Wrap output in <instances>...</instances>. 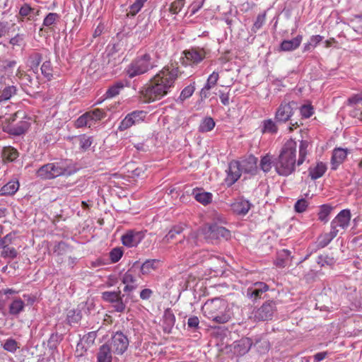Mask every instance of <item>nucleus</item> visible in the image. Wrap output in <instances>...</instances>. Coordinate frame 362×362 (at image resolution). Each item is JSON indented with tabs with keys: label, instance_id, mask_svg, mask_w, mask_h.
<instances>
[{
	"label": "nucleus",
	"instance_id": "obj_19",
	"mask_svg": "<svg viewBox=\"0 0 362 362\" xmlns=\"http://www.w3.org/2000/svg\"><path fill=\"white\" fill-rule=\"evenodd\" d=\"M250 203L245 199H239L231 204V209L238 215H245L250 210Z\"/></svg>",
	"mask_w": 362,
	"mask_h": 362
},
{
	"label": "nucleus",
	"instance_id": "obj_63",
	"mask_svg": "<svg viewBox=\"0 0 362 362\" xmlns=\"http://www.w3.org/2000/svg\"><path fill=\"white\" fill-rule=\"evenodd\" d=\"M301 115L305 118H309L313 114V108L311 105H304L300 109Z\"/></svg>",
	"mask_w": 362,
	"mask_h": 362
},
{
	"label": "nucleus",
	"instance_id": "obj_29",
	"mask_svg": "<svg viewBox=\"0 0 362 362\" xmlns=\"http://www.w3.org/2000/svg\"><path fill=\"white\" fill-rule=\"evenodd\" d=\"M175 322V317L174 314L170 310H166L163 315L164 330L170 332L174 326Z\"/></svg>",
	"mask_w": 362,
	"mask_h": 362
},
{
	"label": "nucleus",
	"instance_id": "obj_10",
	"mask_svg": "<svg viewBox=\"0 0 362 362\" xmlns=\"http://www.w3.org/2000/svg\"><path fill=\"white\" fill-rule=\"evenodd\" d=\"M351 219V212L349 209L341 211L331 222V230L337 234L342 233L348 226Z\"/></svg>",
	"mask_w": 362,
	"mask_h": 362
},
{
	"label": "nucleus",
	"instance_id": "obj_22",
	"mask_svg": "<svg viewBox=\"0 0 362 362\" xmlns=\"http://www.w3.org/2000/svg\"><path fill=\"white\" fill-rule=\"evenodd\" d=\"M302 41V36L298 35L292 40H284L280 45V50L288 52L296 49L299 47Z\"/></svg>",
	"mask_w": 362,
	"mask_h": 362
},
{
	"label": "nucleus",
	"instance_id": "obj_9",
	"mask_svg": "<svg viewBox=\"0 0 362 362\" xmlns=\"http://www.w3.org/2000/svg\"><path fill=\"white\" fill-rule=\"evenodd\" d=\"M276 310V303L274 300H267L254 312L255 320L266 321L272 320Z\"/></svg>",
	"mask_w": 362,
	"mask_h": 362
},
{
	"label": "nucleus",
	"instance_id": "obj_28",
	"mask_svg": "<svg viewBox=\"0 0 362 362\" xmlns=\"http://www.w3.org/2000/svg\"><path fill=\"white\" fill-rule=\"evenodd\" d=\"M19 188L18 181H10L0 189L1 196H8L14 194Z\"/></svg>",
	"mask_w": 362,
	"mask_h": 362
},
{
	"label": "nucleus",
	"instance_id": "obj_54",
	"mask_svg": "<svg viewBox=\"0 0 362 362\" xmlns=\"http://www.w3.org/2000/svg\"><path fill=\"white\" fill-rule=\"evenodd\" d=\"M61 340V335L57 333L52 334L48 340V346L51 349H55Z\"/></svg>",
	"mask_w": 362,
	"mask_h": 362
},
{
	"label": "nucleus",
	"instance_id": "obj_50",
	"mask_svg": "<svg viewBox=\"0 0 362 362\" xmlns=\"http://www.w3.org/2000/svg\"><path fill=\"white\" fill-rule=\"evenodd\" d=\"M41 71L42 74L47 78V80L49 81L52 79V66L49 61H46L42 64L41 66Z\"/></svg>",
	"mask_w": 362,
	"mask_h": 362
},
{
	"label": "nucleus",
	"instance_id": "obj_45",
	"mask_svg": "<svg viewBox=\"0 0 362 362\" xmlns=\"http://www.w3.org/2000/svg\"><path fill=\"white\" fill-rule=\"evenodd\" d=\"M347 104L349 106L352 107V110H350V115L354 118H357L359 120L362 119V107H357V105L354 103H349L347 101Z\"/></svg>",
	"mask_w": 362,
	"mask_h": 362
},
{
	"label": "nucleus",
	"instance_id": "obj_14",
	"mask_svg": "<svg viewBox=\"0 0 362 362\" xmlns=\"http://www.w3.org/2000/svg\"><path fill=\"white\" fill-rule=\"evenodd\" d=\"M183 54L190 64H197L206 57V51L204 48L195 47L185 50Z\"/></svg>",
	"mask_w": 362,
	"mask_h": 362
},
{
	"label": "nucleus",
	"instance_id": "obj_39",
	"mask_svg": "<svg viewBox=\"0 0 362 362\" xmlns=\"http://www.w3.org/2000/svg\"><path fill=\"white\" fill-rule=\"evenodd\" d=\"M92 124H93L90 119V114H88L87 112L80 116L75 122V126L77 128H81L86 126L90 127Z\"/></svg>",
	"mask_w": 362,
	"mask_h": 362
},
{
	"label": "nucleus",
	"instance_id": "obj_61",
	"mask_svg": "<svg viewBox=\"0 0 362 362\" xmlns=\"http://www.w3.org/2000/svg\"><path fill=\"white\" fill-rule=\"evenodd\" d=\"M308 202L304 199H301L297 201V202L295 204V210L298 213L304 212L307 207H308Z\"/></svg>",
	"mask_w": 362,
	"mask_h": 362
},
{
	"label": "nucleus",
	"instance_id": "obj_53",
	"mask_svg": "<svg viewBox=\"0 0 362 362\" xmlns=\"http://www.w3.org/2000/svg\"><path fill=\"white\" fill-rule=\"evenodd\" d=\"M3 348L7 351L15 352L18 348V343L13 339H8L5 341Z\"/></svg>",
	"mask_w": 362,
	"mask_h": 362
},
{
	"label": "nucleus",
	"instance_id": "obj_57",
	"mask_svg": "<svg viewBox=\"0 0 362 362\" xmlns=\"http://www.w3.org/2000/svg\"><path fill=\"white\" fill-rule=\"evenodd\" d=\"M33 11V8H31L29 4H23L19 11L21 17H28V20H31V13Z\"/></svg>",
	"mask_w": 362,
	"mask_h": 362
},
{
	"label": "nucleus",
	"instance_id": "obj_17",
	"mask_svg": "<svg viewBox=\"0 0 362 362\" xmlns=\"http://www.w3.org/2000/svg\"><path fill=\"white\" fill-rule=\"evenodd\" d=\"M241 172H243V170L241 169L240 163L237 160H232L228 165L226 178L228 185H233L240 177Z\"/></svg>",
	"mask_w": 362,
	"mask_h": 362
},
{
	"label": "nucleus",
	"instance_id": "obj_11",
	"mask_svg": "<svg viewBox=\"0 0 362 362\" xmlns=\"http://www.w3.org/2000/svg\"><path fill=\"white\" fill-rule=\"evenodd\" d=\"M102 298L106 302L113 304V308L118 313L125 310L126 305L121 296V291H105L102 293Z\"/></svg>",
	"mask_w": 362,
	"mask_h": 362
},
{
	"label": "nucleus",
	"instance_id": "obj_55",
	"mask_svg": "<svg viewBox=\"0 0 362 362\" xmlns=\"http://www.w3.org/2000/svg\"><path fill=\"white\" fill-rule=\"evenodd\" d=\"M123 252L121 248L115 247L110 252V257L112 262H117L122 257Z\"/></svg>",
	"mask_w": 362,
	"mask_h": 362
},
{
	"label": "nucleus",
	"instance_id": "obj_56",
	"mask_svg": "<svg viewBox=\"0 0 362 362\" xmlns=\"http://www.w3.org/2000/svg\"><path fill=\"white\" fill-rule=\"evenodd\" d=\"M42 60V57L40 54L34 52L29 57V62L30 64V66L34 69L37 68L40 64Z\"/></svg>",
	"mask_w": 362,
	"mask_h": 362
},
{
	"label": "nucleus",
	"instance_id": "obj_59",
	"mask_svg": "<svg viewBox=\"0 0 362 362\" xmlns=\"http://www.w3.org/2000/svg\"><path fill=\"white\" fill-rule=\"evenodd\" d=\"M265 13L259 14L257 16L256 21H255L253 26L252 28V31L256 33L257 30H259L264 23L265 21Z\"/></svg>",
	"mask_w": 362,
	"mask_h": 362
},
{
	"label": "nucleus",
	"instance_id": "obj_27",
	"mask_svg": "<svg viewBox=\"0 0 362 362\" xmlns=\"http://www.w3.org/2000/svg\"><path fill=\"white\" fill-rule=\"evenodd\" d=\"M326 170V165L322 162H319L314 168L310 167L309 168V175L312 180H315L321 177L325 173Z\"/></svg>",
	"mask_w": 362,
	"mask_h": 362
},
{
	"label": "nucleus",
	"instance_id": "obj_44",
	"mask_svg": "<svg viewBox=\"0 0 362 362\" xmlns=\"http://www.w3.org/2000/svg\"><path fill=\"white\" fill-rule=\"evenodd\" d=\"M317 262L321 267L325 265L332 266L335 264L336 259L333 257H330L327 255H321L318 256Z\"/></svg>",
	"mask_w": 362,
	"mask_h": 362
},
{
	"label": "nucleus",
	"instance_id": "obj_5",
	"mask_svg": "<svg viewBox=\"0 0 362 362\" xmlns=\"http://www.w3.org/2000/svg\"><path fill=\"white\" fill-rule=\"evenodd\" d=\"M66 170V167L62 163H50L40 167L37 175L44 180H51L64 175Z\"/></svg>",
	"mask_w": 362,
	"mask_h": 362
},
{
	"label": "nucleus",
	"instance_id": "obj_20",
	"mask_svg": "<svg viewBox=\"0 0 362 362\" xmlns=\"http://www.w3.org/2000/svg\"><path fill=\"white\" fill-rule=\"evenodd\" d=\"M112 349L108 344L102 345L97 354L98 362H112Z\"/></svg>",
	"mask_w": 362,
	"mask_h": 362
},
{
	"label": "nucleus",
	"instance_id": "obj_6",
	"mask_svg": "<svg viewBox=\"0 0 362 362\" xmlns=\"http://www.w3.org/2000/svg\"><path fill=\"white\" fill-rule=\"evenodd\" d=\"M298 108V104L294 101H283L276 110L274 119L279 124L286 123L291 119Z\"/></svg>",
	"mask_w": 362,
	"mask_h": 362
},
{
	"label": "nucleus",
	"instance_id": "obj_46",
	"mask_svg": "<svg viewBox=\"0 0 362 362\" xmlns=\"http://www.w3.org/2000/svg\"><path fill=\"white\" fill-rule=\"evenodd\" d=\"M17 250L13 247H11L10 245L4 247L1 252V257L3 258L14 259L17 257Z\"/></svg>",
	"mask_w": 362,
	"mask_h": 362
},
{
	"label": "nucleus",
	"instance_id": "obj_7",
	"mask_svg": "<svg viewBox=\"0 0 362 362\" xmlns=\"http://www.w3.org/2000/svg\"><path fill=\"white\" fill-rule=\"evenodd\" d=\"M204 238L206 240L214 243V241H221L222 240H228L230 238V232L226 228L220 226L216 223L209 226L204 230Z\"/></svg>",
	"mask_w": 362,
	"mask_h": 362
},
{
	"label": "nucleus",
	"instance_id": "obj_62",
	"mask_svg": "<svg viewBox=\"0 0 362 362\" xmlns=\"http://www.w3.org/2000/svg\"><path fill=\"white\" fill-rule=\"evenodd\" d=\"M69 249V245L63 241L59 242L54 246V252H57L59 255H64Z\"/></svg>",
	"mask_w": 362,
	"mask_h": 362
},
{
	"label": "nucleus",
	"instance_id": "obj_47",
	"mask_svg": "<svg viewBox=\"0 0 362 362\" xmlns=\"http://www.w3.org/2000/svg\"><path fill=\"white\" fill-rule=\"evenodd\" d=\"M332 211V207L329 205L324 204L321 206L320 211L318 212V218L321 221L327 222L328 221V216Z\"/></svg>",
	"mask_w": 362,
	"mask_h": 362
},
{
	"label": "nucleus",
	"instance_id": "obj_12",
	"mask_svg": "<svg viewBox=\"0 0 362 362\" xmlns=\"http://www.w3.org/2000/svg\"><path fill=\"white\" fill-rule=\"evenodd\" d=\"M139 267V263L135 262L132 267L123 275L122 281L126 285L124 288V292L132 291L138 287L135 274Z\"/></svg>",
	"mask_w": 362,
	"mask_h": 362
},
{
	"label": "nucleus",
	"instance_id": "obj_16",
	"mask_svg": "<svg viewBox=\"0 0 362 362\" xmlns=\"http://www.w3.org/2000/svg\"><path fill=\"white\" fill-rule=\"evenodd\" d=\"M269 290V286L264 282L257 281L247 289V298L256 301L262 298V294Z\"/></svg>",
	"mask_w": 362,
	"mask_h": 362
},
{
	"label": "nucleus",
	"instance_id": "obj_15",
	"mask_svg": "<svg viewBox=\"0 0 362 362\" xmlns=\"http://www.w3.org/2000/svg\"><path fill=\"white\" fill-rule=\"evenodd\" d=\"M144 238L143 231L129 230L122 236V244L129 247H136Z\"/></svg>",
	"mask_w": 362,
	"mask_h": 362
},
{
	"label": "nucleus",
	"instance_id": "obj_21",
	"mask_svg": "<svg viewBox=\"0 0 362 362\" xmlns=\"http://www.w3.org/2000/svg\"><path fill=\"white\" fill-rule=\"evenodd\" d=\"M257 158L253 156H250L246 159L240 162L241 169L245 173L254 174L257 170Z\"/></svg>",
	"mask_w": 362,
	"mask_h": 362
},
{
	"label": "nucleus",
	"instance_id": "obj_31",
	"mask_svg": "<svg viewBox=\"0 0 362 362\" xmlns=\"http://www.w3.org/2000/svg\"><path fill=\"white\" fill-rule=\"evenodd\" d=\"M24 302L21 298H16L9 305V313L12 315H18L24 309Z\"/></svg>",
	"mask_w": 362,
	"mask_h": 362
},
{
	"label": "nucleus",
	"instance_id": "obj_51",
	"mask_svg": "<svg viewBox=\"0 0 362 362\" xmlns=\"http://www.w3.org/2000/svg\"><path fill=\"white\" fill-rule=\"evenodd\" d=\"M254 346L262 353H264L269 350V344L268 341L265 339H257L254 344Z\"/></svg>",
	"mask_w": 362,
	"mask_h": 362
},
{
	"label": "nucleus",
	"instance_id": "obj_58",
	"mask_svg": "<svg viewBox=\"0 0 362 362\" xmlns=\"http://www.w3.org/2000/svg\"><path fill=\"white\" fill-rule=\"evenodd\" d=\"M239 343V346L243 347V354L247 353L255 344L250 338L242 339Z\"/></svg>",
	"mask_w": 362,
	"mask_h": 362
},
{
	"label": "nucleus",
	"instance_id": "obj_41",
	"mask_svg": "<svg viewBox=\"0 0 362 362\" xmlns=\"http://www.w3.org/2000/svg\"><path fill=\"white\" fill-rule=\"evenodd\" d=\"M77 139L79 140L80 148L83 151H87L93 143L92 138L85 134L78 136Z\"/></svg>",
	"mask_w": 362,
	"mask_h": 362
},
{
	"label": "nucleus",
	"instance_id": "obj_23",
	"mask_svg": "<svg viewBox=\"0 0 362 362\" xmlns=\"http://www.w3.org/2000/svg\"><path fill=\"white\" fill-rule=\"evenodd\" d=\"M29 123L26 121H21L15 125L8 128V133L14 136H21L25 133L29 128Z\"/></svg>",
	"mask_w": 362,
	"mask_h": 362
},
{
	"label": "nucleus",
	"instance_id": "obj_13",
	"mask_svg": "<svg viewBox=\"0 0 362 362\" xmlns=\"http://www.w3.org/2000/svg\"><path fill=\"white\" fill-rule=\"evenodd\" d=\"M146 116V112L144 111H134L129 114H128L123 120L120 122V124L118 127L119 131H124L132 126L139 123L140 122L144 120V118Z\"/></svg>",
	"mask_w": 362,
	"mask_h": 362
},
{
	"label": "nucleus",
	"instance_id": "obj_40",
	"mask_svg": "<svg viewBox=\"0 0 362 362\" xmlns=\"http://www.w3.org/2000/svg\"><path fill=\"white\" fill-rule=\"evenodd\" d=\"M274 160H272V156L269 155L264 156L260 161V166L262 170L265 173L269 172L272 167L274 166Z\"/></svg>",
	"mask_w": 362,
	"mask_h": 362
},
{
	"label": "nucleus",
	"instance_id": "obj_3",
	"mask_svg": "<svg viewBox=\"0 0 362 362\" xmlns=\"http://www.w3.org/2000/svg\"><path fill=\"white\" fill-rule=\"evenodd\" d=\"M226 302L220 298L207 300L202 307V312L208 319L218 324H224L230 319V313L226 310Z\"/></svg>",
	"mask_w": 362,
	"mask_h": 362
},
{
	"label": "nucleus",
	"instance_id": "obj_64",
	"mask_svg": "<svg viewBox=\"0 0 362 362\" xmlns=\"http://www.w3.org/2000/svg\"><path fill=\"white\" fill-rule=\"evenodd\" d=\"M95 337V332H91L84 335L81 340L83 341L85 344H86L88 346H90V345L94 342Z\"/></svg>",
	"mask_w": 362,
	"mask_h": 362
},
{
	"label": "nucleus",
	"instance_id": "obj_52",
	"mask_svg": "<svg viewBox=\"0 0 362 362\" xmlns=\"http://www.w3.org/2000/svg\"><path fill=\"white\" fill-rule=\"evenodd\" d=\"M90 114V119L93 123L94 121L100 120L105 116V113L100 109H95L93 111H90L87 112Z\"/></svg>",
	"mask_w": 362,
	"mask_h": 362
},
{
	"label": "nucleus",
	"instance_id": "obj_43",
	"mask_svg": "<svg viewBox=\"0 0 362 362\" xmlns=\"http://www.w3.org/2000/svg\"><path fill=\"white\" fill-rule=\"evenodd\" d=\"M82 317L81 312L80 310H71L67 314V320L70 325L78 323Z\"/></svg>",
	"mask_w": 362,
	"mask_h": 362
},
{
	"label": "nucleus",
	"instance_id": "obj_42",
	"mask_svg": "<svg viewBox=\"0 0 362 362\" xmlns=\"http://www.w3.org/2000/svg\"><path fill=\"white\" fill-rule=\"evenodd\" d=\"M195 90L194 83L186 86L181 92L177 101L183 102L185 100L189 98L192 95Z\"/></svg>",
	"mask_w": 362,
	"mask_h": 362
},
{
	"label": "nucleus",
	"instance_id": "obj_8",
	"mask_svg": "<svg viewBox=\"0 0 362 362\" xmlns=\"http://www.w3.org/2000/svg\"><path fill=\"white\" fill-rule=\"evenodd\" d=\"M129 341L127 335L122 332H116L111 337L109 346L114 354H123L129 346Z\"/></svg>",
	"mask_w": 362,
	"mask_h": 362
},
{
	"label": "nucleus",
	"instance_id": "obj_35",
	"mask_svg": "<svg viewBox=\"0 0 362 362\" xmlns=\"http://www.w3.org/2000/svg\"><path fill=\"white\" fill-rule=\"evenodd\" d=\"M199 245L198 233L196 231H192L187 238L186 249L193 250Z\"/></svg>",
	"mask_w": 362,
	"mask_h": 362
},
{
	"label": "nucleus",
	"instance_id": "obj_18",
	"mask_svg": "<svg viewBox=\"0 0 362 362\" xmlns=\"http://www.w3.org/2000/svg\"><path fill=\"white\" fill-rule=\"evenodd\" d=\"M185 230V225L178 224L173 226L168 233L163 238L160 243L166 245L176 238L177 235L181 234Z\"/></svg>",
	"mask_w": 362,
	"mask_h": 362
},
{
	"label": "nucleus",
	"instance_id": "obj_33",
	"mask_svg": "<svg viewBox=\"0 0 362 362\" xmlns=\"http://www.w3.org/2000/svg\"><path fill=\"white\" fill-rule=\"evenodd\" d=\"M4 159L8 161L15 160L18 156L17 150L11 146L4 147L2 151Z\"/></svg>",
	"mask_w": 362,
	"mask_h": 362
},
{
	"label": "nucleus",
	"instance_id": "obj_1",
	"mask_svg": "<svg viewBox=\"0 0 362 362\" xmlns=\"http://www.w3.org/2000/svg\"><path fill=\"white\" fill-rule=\"evenodd\" d=\"M180 71L178 67H164L141 90V95L146 103L160 100L166 95L174 85Z\"/></svg>",
	"mask_w": 362,
	"mask_h": 362
},
{
	"label": "nucleus",
	"instance_id": "obj_4",
	"mask_svg": "<svg viewBox=\"0 0 362 362\" xmlns=\"http://www.w3.org/2000/svg\"><path fill=\"white\" fill-rule=\"evenodd\" d=\"M156 65L150 53L137 57L127 69V74L131 78L144 74Z\"/></svg>",
	"mask_w": 362,
	"mask_h": 362
},
{
	"label": "nucleus",
	"instance_id": "obj_32",
	"mask_svg": "<svg viewBox=\"0 0 362 362\" xmlns=\"http://www.w3.org/2000/svg\"><path fill=\"white\" fill-rule=\"evenodd\" d=\"M278 122L272 119H268L264 121H263V128H262V132L263 133H270V134H275L278 131V127H277Z\"/></svg>",
	"mask_w": 362,
	"mask_h": 362
},
{
	"label": "nucleus",
	"instance_id": "obj_2",
	"mask_svg": "<svg viewBox=\"0 0 362 362\" xmlns=\"http://www.w3.org/2000/svg\"><path fill=\"white\" fill-rule=\"evenodd\" d=\"M296 143L293 140L287 141L280 153L274 159V167L281 176H288L295 171L296 163Z\"/></svg>",
	"mask_w": 362,
	"mask_h": 362
},
{
	"label": "nucleus",
	"instance_id": "obj_38",
	"mask_svg": "<svg viewBox=\"0 0 362 362\" xmlns=\"http://www.w3.org/2000/svg\"><path fill=\"white\" fill-rule=\"evenodd\" d=\"M123 88L124 84L122 82L116 83L107 89L105 93L106 98H110L117 95Z\"/></svg>",
	"mask_w": 362,
	"mask_h": 362
},
{
	"label": "nucleus",
	"instance_id": "obj_34",
	"mask_svg": "<svg viewBox=\"0 0 362 362\" xmlns=\"http://www.w3.org/2000/svg\"><path fill=\"white\" fill-rule=\"evenodd\" d=\"M17 89L16 86H11L6 87L0 94V102H4L8 100L12 95L16 94Z\"/></svg>",
	"mask_w": 362,
	"mask_h": 362
},
{
	"label": "nucleus",
	"instance_id": "obj_25",
	"mask_svg": "<svg viewBox=\"0 0 362 362\" xmlns=\"http://www.w3.org/2000/svg\"><path fill=\"white\" fill-rule=\"evenodd\" d=\"M192 194L194 196V199L203 205L209 204L212 200V194L210 192H200L198 189H193Z\"/></svg>",
	"mask_w": 362,
	"mask_h": 362
},
{
	"label": "nucleus",
	"instance_id": "obj_30",
	"mask_svg": "<svg viewBox=\"0 0 362 362\" xmlns=\"http://www.w3.org/2000/svg\"><path fill=\"white\" fill-rule=\"evenodd\" d=\"M310 143L305 140H301L299 146V157L297 160V165H300L305 160V157L308 153V147Z\"/></svg>",
	"mask_w": 362,
	"mask_h": 362
},
{
	"label": "nucleus",
	"instance_id": "obj_26",
	"mask_svg": "<svg viewBox=\"0 0 362 362\" xmlns=\"http://www.w3.org/2000/svg\"><path fill=\"white\" fill-rule=\"evenodd\" d=\"M158 264L159 260L158 259H147L141 265L139 264V269H140L142 274L146 275L156 270L158 268Z\"/></svg>",
	"mask_w": 362,
	"mask_h": 362
},
{
	"label": "nucleus",
	"instance_id": "obj_60",
	"mask_svg": "<svg viewBox=\"0 0 362 362\" xmlns=\"http://www.w3.org/2000/svg\"><path fill=\"white\" fill-rule=\"evenodd\" d=\"M147 0H136V1L130 6V13L132 15H136L142 8L144 4Z\"/></svg>",
	"mask_w": 362,
	"mask_h": 362
},
{
	"label": "nucleus",
	"instance_id": "obj_36",
	"mask_svg": "<svg viewBox=\"0 0 362 362\" xmlns=\"http://www.w3.org/2000/svg\"><path fill=\"white\" fill-rule=\"evenodd\" d=\"M215 127V122L213 118L207 117L204 118L199 125V129L202 132L211 131Z\"/></svg>",
	"mask_w": 362,
	"mask_h": 362
},
{
	"label": "nucleus",
	"instance_id": "obj_49",
	"mask_svg": "<svg viewBox=\"0 0 362 362\" xmlns=\"http://www.w3.org/2000/svg\"><path fill=\"white\" fill-rule=\"evenodd\" d=\"M185 0H175L169 8V11L173 14H177L183 8Z\"/></svg>",
	"mask_w": 362,
	"mask_h": 362
},
{
	"label": "nucleus",
	"instance_id": "obj_24",
	"mask_svg": "<svg viewBox=\"0 0 362 362\" xmlns=\"http://www.w3.org/2000/svg\"><path fill=\"white\" fill-rule=\"evenodd\" d=\"M347 156V150L344 148H335L333 151L332 157V169H336L337 167L343 162Z\"/></svg>",
	"mask_w": 362,
	"mask_h": 362
},
{
	"label": "nucleus",
	"instance_id": "obj_37",
	"mask_svg": "<svg viewBox=\"0 0 362 362\" xmlns=\"http://www.w3.org/2000/svg\"><path fill=\"white\" fill-rule=\"evenodd\" d=\"M337 235V234L336 232L331 230L329 233H325V235L320 237L318 240V245L320 247H326Z\"/></svg>",
	"mask_w": 362,
	"mask_h": 362
},
{
	"label": "nucleus",
	"instance_id": "obj_48",
	"mask_svg": "<svg viewBox=\"0 0 362 362\" xmlns=\"http://www.w3.org/2000/svg\"><path fill=\"white\" fill-rule=\"evenodd\" d=\"M59 16L57 13H49L43 21V25L45 27H50L54 25L59 20Z\"/></svg>",
	"mask_w": 362,
	"mask_h": 362
}]
</instances>
